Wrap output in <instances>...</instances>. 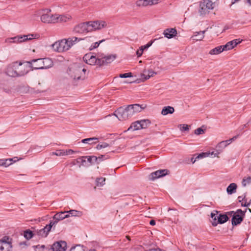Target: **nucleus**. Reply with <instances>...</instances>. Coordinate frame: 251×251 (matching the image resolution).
<instances>
[{
  "mask_svg": "<svg viewBox=\"0 0 251 251\" xmlns=\"http://www.w3.org/2000/svg\"><path fill=\"white\" fill-rule=\"evenodd\" d=\"M106 26V23L104 21H89L76 25L75 26L73 31L76 33L82 34L100 29Z\"/></svg>",
  "mask_w": 251,
  "mask_h": 251,
  "instance_id": "f257e3e1",
  "label": "nucleus"
},
{
  "mask_svg": "<svg viewBox=\"0 0 251 251\" xmlns=\"http://www.w3.org/2000/svg\"><path fill=\"white\" fill-rule=\"evenodd\" d=\"M116 57V54L105 55L103 53H99L97 57L93 55L87 64L91 65H97L100 67L111 63Z\"/></svg>",
  "mask_w": 251,
  "mask_h": 251,
  "instance_id": "f03ea898",
  "label": "nucleus"
},
{
  "mask_svg": "<svg viewBox=\"0 0 251 251\" xmlns=\"http://www.w3.org/2000/svg\"><path fill=\"white\" fill-rule=\"evenodd\" d=\"M26 63L29 64V67L32 68V70L47 69L51 67L53 65L52 60L50 58L34 59L27 61Z\"/></svg>",
  "mask_w": 251,
  "mask_h": 251,
  "instance_id": "7ed1b4c3",
  "label": "nucleus"
},
{
  "mask_svg": "<svg viewBox=\"0 0 251 251\" xmlns=\"http://www.w3.org/2000/svg\"><path fill=\"white\" fill-rule=\"evenodd\" d=\"M18 63L17 61H15L7 66L5 72L7 75L11 77H18L23 76L27 73V71H18L19 67L21 66L23 63L19 62L18 65Z\"/></svg>",
  "mask_w": 251,
  "mask_h": 251,
  "instance_id": "20e7f679",
  "label": "nucleus"
},
{
  "mask_svg": "<svg viewBox=\"0 0 251 251\" xmlns=\"http://www.w3.org/2000/svg\"><path fill=\"white\" fill-rule=\"evenodd\" d=\"M120 121H125L130 118L133 115V112L130 106L128 105L126 107L121 106L117 108L113 113Z\"/></svg>",
  "mask_w": 251,
  "mask_h": 251,
  "instance_id": "39448f33",
  "label": "nucleus"
},
{
  "mask_svg": "<svg viewBox=\"0 0 251 251\" xmlns=\"http://www.w3.org/2000/svg\"><path fill=\"white\" fill-rule=\"evenodd\" d=\"M67 73L70 77L73 78L74 85L77 84L75 83L77 80H79L81 79L83 80L84 78V77L81 78V76L80 75V74L81 73V67L76 66L71 67L69 68Z\"/></svg>",
  "mask_w": 251,
  "mask_h": 251,
  "instance_id": "423d86ee",
  "label": "nucleus"
},
{
  "mask_svg": "<svg viewBox=\"0 0 251 251\" xmlns=\"http://www.w3.org/2000/svg\"><path fill=\"white\" fill-rule=\"evenodd\" d=\"M72 47V44H68V40L63 39L55 42L52 45V48L54 51L63 52L68 50Z\"/></svg>",
  "mask_w": 251,
  "mask_h": 251,
  "instance_id": "0eeeda50",
  "label": "nucleus"
},
{
  "mask_svg": "<svg viewBox=\"0 0 251 251\" xmlns=\"http://www.w3.org/2000/svg\"><path fill=\"white\" fill-rule=\"evenodd\" d=\"M247 210V209H245V211H243L241 209L236 210L234 214L232 215L231 219V224L233 226H237L243 222Z\"/></svg>",
  "mask_w": 251,
  "mask_h": 251,
  "instance_id": "6e6552de",
  "label": "nucleus"
},
{
  "mask_svg": "<svg viewBox=\"0 0 251 251\" xmlns=\"http://www.w3.org/2000/svg\"><path fill=\"white\" fill-rule=\"evenodd\" d=\"M67 247L66 242L60 240L54 242L50 246L49 251H66Z\"/></svg>",
  "mask_w": 251,
  "mask_h": 251,
  "instance_id": "1a4fd4ad",
  "label": "nucleus"
},
{
  "mask_svg": "<svg viewBox=\"0 0 251 251\" xmlns=\"http://www.w3.org/2000/svg\"><path fill=\"white\" fill-rule=\"evenodd\" d=\"M30 37L28 38L25 35H18L13 37L8 38L5 39V43H21L23 42L30 40Z\"/></svg>",
  "mask_w": 251,
  "mask_h": 251,
  "instance_id": "9d476101",
  "label": "nucleus"
},
{
  "mask_svg": "<svg viewBox=\"0 0 251 251\" xmlns=\"http://www.w3.org/2000/svg\"><path fill=\"white\" fill-rule=\"evenodd\" d=\"M169 171L167 169L159 170L151 173L149 175V180H154L155 179L164 176L168 175Z\"/></svg>",
  "mask_w": 251,
  "mask_h": 251,
  "instance_id": "9b49d317",
  "label": "nucleus"
},
{
  "mask_svg": "<svg viewBox=\"0 0 251 251\" xmlns=\"http://www.w3.org/2000/svg\"><path fill=\"white\" fill-rule=\"evenodd\" d=\"M57 14H43L41 16V20L44 23H56Z\"/></svg>",
  "mask_w": 251,
  "mask_h": 251,
  "instance_id": "f8f14e48",
  "label": "nucleus"
},
{
  "mask_svg": "<svg viewBox=\"0 0 251 251\" xmlns=\"http://www.w3.org/2000/svg\"><path fill=\"white\" fill-rule=\"evenodd\" d=\"M229 220V218L226 214H220L217 216V221L212 222V225L216 226L218 224H223Z\"/></svg>",
  "mask_w": 251,
  "mask_h": 251,
  "instance_id": "ddd939ff",
  "label": "nucleus"
},
{
  "mask_svg": "<svg viewBox=\"0 0 251 251\" xmlns=\"http://www.w3.org/2000/svg\"><path fill=\"white\" fill-rule=\"evenodd\" d=\"M163 34L165 37L171 39L176 35L177 31L175 28H169L165 29Z\"/></svg>",
  "mask_w": 251,
  "mask_h": 251,
  "instance_id": "4468645a",
  "label": "nucleus"
},
{
  "mask_svg": "<svg viewBox=\"0 0 251 251\" xmlns=\"http://www.w3.org/2000/svg\"><path fill=\"white\" fill-rule=\"evenodd\" d=\"M159 0H138L136 2L138 6H147L158 3Z\"/></svg>",
  "mask_w": 251,
  "mask_h": 251,
  "instance_id": "2eb2a0df",
  "label": "nucleus"
},
{
  "mask_svg": "<svg viewBox=\"0 0 251 251\" xmlns=\"http://www.w3.org/2000/svg\"><path fill=\"white\" fill-rule=\"evenodd\" d=\"M69 217L70 215L68 214V212L67 211H65L57 212L53 216V219L58 222L59 221L67 218Z\"/></svg>",
  "mask_w": 251,
  "mask_h": 251,
  "instance_id": "dca6fc26",
  "label": "nucleus"
},
{
  "mask_svg": "<svg viewBox=\"0 0 251 251\" xmlns=\"http://www.w3.org/2000/svg\"><path fill=\"white\" fill-rule=\"evenodd\" d=\"M50 231L49 230L48 226L46 225L44 228L41 229L35 230L34 232L38 236L42 238H45L48 236Z\"/></svg>",
  "mask_w": 251,
  "mask_h": 251,
  "instance_id": "f3484780",
  "label": "nucleus"
},
{
  "mask_svg": "<svg viewBox=\"0 0 251 251\" xmlns=\"http://www.w3.org/2000/svg\"><path fill=\"white\" fill-rule=\"evenodd\" d=\"M130 108L131 109V111L133 112V114L136 113L140 112L142 111V110L145 109L146 106H143V105H140L139 104H130Z\"/></svg>",
  "mask_w": 251,
  "mask_h": 251,
  "instance_id": "a211bd4d",
  "label": "nucleus"
},
{
  "mask_svg": "<svg viewBox=\"0 0 251 251\" xmlns=\"http://www.w3.org/2000/svg\"><path fill=\"white\" fill-rule=\"evenodd\" d=\"M209 12V10L208 8L205 6L204 3L202 2H200V9L199 10V12L200 15L204 16L207 14H208Z\"/></svg>",
  "mask_w": 251,
  "mask_h": 251,
  "instance_id": "6ab92c4d",
  "label": "nucleus"
},
{
  "mask_svg": "<svg viewBox=\"0 0 251 251\" xmlns=\"http://www.w3.org/2000/svg\"><path fill=\"white\" fill-rule=\"evenodd\" d=\"M205 32V30L195 32L194 35L192 36V38L196 41L202 40L204 37Z\"/></svg>",
  "mask_w": 251,
  "mask_h": 251,
  "instance_id": "aec40b11",
  "label": "nucleus"
},
{
  "mask_svg": "<svg viewBox=\"0 0 251 251\" xmlns=\"http://www.w3.org/2000/svg\"><path fill=\"white\" fill-rule=\"evenodd\" d=\"M175 112V109L173 107L171 106H164L162 111L161 114L163 115H166L167 114H173Z\"/></svg>",
  "mask_w": 251,
  "mask_h": 251,
  "instance_id": "412c9836",
  "label": "nucleus"
},
{
  "mask_svg": "<svg viewBox=\"0 0 251 251\" xmlns=\"http://www.w3.org/2000/svg\"><path fill=\"white\" fill-rule=\"evenodd\" d=\"M146 71H144V74H141V76L143 77L144 76V78H143V81H146V80L149 79L151 77L153 76L154 75H156V73L153 71L152 70H149L148 71V75H146Z\"/></svg>",
  "mask_w": 251,
  "mask_h": 251,
  "instance_id": "4be33fe9",
  "label": "nucleus"
},
{
  "mask_svg": "<svg viewBox=\"0 0 251 251\" xmlns=\"http://www.w3.org/2000/svg\"><path fill=\"white\" fill-rule=\"evenodd\" d=\"M237 188V184L235 183H232L227 186L226 192L228 194L231 195L236 192Z\"/></svg>",
  "mask_w": 251,
  "mask_h": 251,
  "instance_id": "5701e85b",
  "label": "nucleus"
},
{
  "mask_svg": "<svg viewBox=\"0 0 251 251\" xmlns=\"http://www.w3.org/2000/svg\"><path fill=\"white\" fill-rule=\"evenodd\" d=\"M85 157L87 158V162L89 163L88 164V166L93 165L95 163H97V161L99 159L95 155L85 156Z\"/></svg>",
  "mask_w": 251,
  "mask_h": 251,
  "instance_id": "b1692460",
  "label": "nucleus"
},
{
  "mask_svg": "<svg viewBox=\"0 0 251 251\" xmlns=\"http://www.w3.org/2000/svg\"><path fill=\"white\" fill-rule=\"evenodd\" d=\"M139 121H136L131 124V126L128 127L127 130H132L133 131L139 130L141 128Z\"/></svg>",
  "mask_w": 251,
  "mask_h": 251,
  "instance_id": "393cba45",
  "label": "nucleus"
},
{
  "mask_svg": "<svg viewBox=\"0 0 251 251\" xmlns=\"http://www.w3.org/2000/svg\"><path fill=\"white\" fill-rule=\"evenodd\" d=\"M98 142V138L97 137L88 138L82 139L81 142L84 144H96Z\"/></svg>",
  "mask_w": 251,
  "mask_h": 251,
  "instance_id": "a878e982",
  "label": "nucleus"
},
{
  "mask_svg": "<svg viewBox=\"0 0 251 251\" xmlns=\"http://www.w3.org/2000/svg\"><path fill=\"white\" fill-rule=\"evenodd\" d=\"M223 51V49L221 46L217 47L209 51V54L211 55H217L219 54Z\"/></svg>",
  "mask_w": 251,
  "mask_h": 251,
  "instance_id": "bb28decb",
  "label": "nucleus"
},
{
  "mask_svg": "<svg viewBox=\"0 0 251 251\" xmlns=\"http://www.w3.org/2000/svg\"><path fill=\"white\" fill-rule=\"evenodd\" d=\"M56 19V23L58 22H66L68 20H69L71 17L70 16H65L63 15H58L57 14V17Z\"/></svg>",
  "mask_w": 251,
  "mask_h": 251,
  "instance_id": "cd10ccee",
  "label": "nucleus"
},
{
  "mask_svg": "<svg viewBox=\"0 0 251 251\" xmlns=\"http://www.w3.org/2000/svg\"><path fill=\"white\" fill-rule=\"evenodd\" d=\"M139 122L141 129L147 128L151 124V121L149 119L141 120L139 121Z\"/></svg>",
  "mask_w": 251,
  "mask_h": 251,
  "instance_id": "c85d7f7f",
  "label": "nucleus"
},
{
  "mask_svg": "<svg viewBox=\"0 0 251 251\" xmlns=\"http://www.w3.org/2000/svg\"><path fill=\"white\" fill-rule=\"evenodd\" d=\"M9 238L8 237L4 236L1 240L0 243L5 245V247L9 249L12 248V245L11 242L9 241Z\"/></svg>",
  "mask_w": 251,
  "mask_h": 251,
  "instance_id": "c756f323",
  "label": "nucleus"
},
{
  "mask_svg": "<svg viewBox=\"0 0 251 251\" xmlns=\"http://www.w3.org/2000/svg\"><path fill=\"white\" fill-rule=\"evenodd\" d=\"M202 2L204 3L205 6H206L209 10L213 9L215 6V3L212 2L211 0H203Z\"/></svg>",
  "mask_w": 251,
  "mask_h": 251,
  "instance_id": "7c9ffc66",
  "label": "nucleus"
},
{
  "mask_svg": "<svg viewBox=\"0 0 251 251\" xmlns=\"http://www.w3.org/2000/svg\"><path fill=\"white\" fill-rule=\"evenodd\" d=\"M34 234H35V233H34L30 229L25 230L24 233L25 238L28 240L31 239Z\"/></svg>",
  "mask_w": 251,
  "mask_h": 251,
  "instance_id": "2f4dec72",
  "label": "nucleus"
},
{
  "mask_svg": "<svg viewBox=\"0 0 251 251\" xmlns=\"http://www.w3.org/2000/svg\"><path fill=\"white\" fill-rule=\"evenodd\" d=\"M33 248L34 249L35 251H49L48 250L50 247H47L45 245H38L36 246H33Z\"/></svg>",
  "mask_w": 251,
  "mask_h": 251,
  "instance_id": "473e14b6",
  "label": "nucleus"
},
{
  "mask_svg": "<svg viewBox=\"0 0 251 251\" xmlns=\"http://www.w3.org/2000/svg\"><path fill=\"white\" fill-rule=\"evenodd\" d=\"M68 212V214L71 215V216L75 217H80L82 215V213L81 211H77L76 210H70L69 211H67Z\"/></svg>",
  "mask_w": 251,
  "mask_h": 251,
  "instance_id": "72a5a7b5",
  "label": "nucleus"
},
{
  "mask_svg": "<svg viewBox=\"0 0 251 251\" xmlns=\"http://www.w3.org/2000/svg\"><path fill=\"white\" fill-rule=\"evenodd\" d=\"M85 246L78 244L72 247L70 251H85Z\"/></svg>",
  "mask_w": 251,
  "mask_h": 251,
  "instance_id": "f704fd0d",
  "label": "nucleus"
},
{
  "mask_svg": "<svg viewBox=\"0 0 251 251\" xmlns=\"http://www.w3.org/2000/svg\"><path fill=\"white\" fill-rule=\"evenodd\" d=\"M82 40H83L82 38H79L76 37H72L71 38H68L67 40H68V44H72V46L75 42L80 41Z\"/></svg>",
  "mask_w": 251,
  "mask_h": 251,
  "instance_id": "c9c22d12",
  "label": "nucleus"
},
{
  "mask_svg": "<svg viewBox=\"0 0 251 251\" xmlns=\"http://www.w3.org/2000/svg\"><path fill=\"white\" fill-rule=\"evenodd\" d=\"M223 51L229 50L233 49V43L231 42H228L226 45L221 46Z\"/></svg>",
  "mask_w": 251,
  "mask_h": 251,
  "instance_id": "e433bc0d",
  "label": "nucleus"
},
{
  "mask_svg": "<svg viewBox=\"0 0 251 251\" xmlns=\"http://www.w3.org/2000/svg\"><path fill=\"white\" fill-rule=\"evenodd\" d=\"M226 142H224V141L220 142L217 146H216V148L218 149V150L220 151H222V150L226 147Z\"/></svg>",
  "mask_w": 251,
  "mask_h": 251,
  "instance_id": "4c0bfd02",
  "label": "nucleus"
},
{
  "mask_svg": "<svg viewBox=\"0 0 251 251\" xmlns=\"http://www.w3.org/2000/svg\"><path fill=\"white\" fill-rule=\"evenodd\" d=\"M156 39H154V40H151L146 45L142 46L141 47H140V49L142 51H144L145 50L148 49L149 47H150L152 45V43L154 42V41Z\"/></svg>",
  "mask_w": 251,
  "mask_h": 251,
  "instance_id": "58836bf2",
  "label": "nucleus"
},
{
  "mask_svg": "<svg viewBox=\"0 0 251 251\" xmlns=\"http://www.w3.org/2000/svg\"><path fill=\"white\" fill-rule=\"evenodd\" d=\"M109 158V155L104 154V155H100V156L97 157V158L99 159L98 161H97V164H99L102 161L106 160Z\"/></svg>",
  "mask_w": 251,
  "mask_h": 251,
  "instance_id": "ea45409f",
  "label": "nucleus"
},
{
  "mask_svg": "<svg viewBox=\"0 0 251 251\" xmlns=\"http://www.w3.org/2000/svg\"><path fill=\"white\" fill-rule=\"evenodd\" d=\"M250 183H251V176H249L247 178H244L242 180V185L244 187Z\"/></svg>",
  "mask_w": 251,
  "mask_h": 251,
  "instance_id": "a19ab883",
  "label": "nucleus"
},
{
  "mask_svg": "<svg viewBox=\"0 0 251 251\" xmlns=\"http://www.w3.org/2000/svg\"><path fill=\"white\" fill-rule=\"evenodd\" d=\"M210 154V152H202L200 153L194 159L193 163L196 161L197 159L202 158L208 156Z\"/></svg>",
  "mask_w": 251,
  "mask_h": 251,
  "instance_id": "79ce46f5",
  "label": "nucleus"
},
{
  "mask_svg": "<svg viewBox=\"0 0 251 251\" xmlns=\"http://www.w3.org/2000/svg\"><path fill=\"white\" fill-rule=\"evenodd\" d=\"M105 180V178H103V177L97 178L96 179L97 185L98 186L103 185L104 184Z\"/></svg>",
  "mask_w": 251,
  "mask_h": 251,
  "instance_id": "37998d69",
  "label": "nucleus"
},
{
  "mask_svg": "<svg viewBox=\"0 0 251 251\" xmlns=\"http://www.w3.org/2000/svg\"><path fill=\"white\" fill-rule=\"evenodd\" d=\"M109 146V145L108 143H105V142H102L101 144H98L96 147V149L97 150H100L102 148H105Z\"/></svg>",
  "mask_w": 251,
  "mask_h": 251,
  "instance_id": "c03bdc74",
  "label": "nucleus"
},
{
  "mask_svg": "<svg viewBox=\"0 0 251 251\" xmlns=\"http://www.w3.org/2000/svg\"><path fill=\"white\" fill-rule=\"evenodd\" d=\"M93 55L91 52L86 54L83 58L84 61L87 64Z\"/></svg>",
  "mask_w": 251,
  "mask_h": 251,
  "instance_id": "a18cd8bd",
  "label": "nucleus"
},
{
  "mask_svg": "<svg viewBox=\"0 0 251 251\" xmlns=\"http://www.w3.org/2000/svg\"><path fill=\"white\" fill-rule=\"evenodd\" d=\"M105 41V39H103V40H101L99 42H96L94 43V45H92L90 48V50H91L93 49H95L96 48H97L100 44L101 43H102L103 42H104Z\"/></svg>",
  "mask_w": 251,
  "mask_h": 251,
  "instance_id": "49530a36",
  "label": "nucleus"
},
{
  "mask_svg": "<svg viewBox=\"0 0 251 251\" xmlns=\"http://www.w3.org/2000/svg\"><path fill=\"white\" fill-rule=\"evenodd\" d=\"M57 221L55 220H50V223L48 225H47L48 226L49 230H50L52 227L53 226H55V225L57 223Z\"/></svg>",
  "mask_w": 251,
  "mask_h": 251,
  "instance_id": "de8ad7c7",
  "label": "nucleus"
},
{
  "mask_svg": "<svg viewBox=\"0 0 251 251\" xmlns=\"http://www.w3.org/2000/svg\"><path fill=\"white\" fill-rule=\"evenodd\" d=\"M205 132V129H202L201 127L198 128L194 131V133L196 135H200L204 134Z\"/></svg>",
  "mask_w": 251,
  "mask_h": 251,
  "instance_id": "09e8293b",
  "label": "nucleus"
},
{
  "mask_svg": "<svg viewBox=\"0 0 251 251\" xmlns=\"http://www.w3.org/2000/svg\"><path fill=\"white\" fill-rule=\"evenodd\" d=\"M121 78L130 77L132 76V74L130 72L125 74H121L119 75Z\"/></svg>",
  "mask_w": 251,
  "mask_h": 251,
  "instance_id": "8fccbe9b",
  "label": "nucleus"
},
{
  "mask_svg": "<svg viewBox=\"0 0 251 251\" xmlns=\"http://www.w3.org/2000/svg\"><path fill=\"white\" fill-rule=\"evenodd\" d=\"M11 249L5 247V245L0 243V251H9Z\"/></svg>",
  "mask_w": 251,
  "mask_h": 251,
  "instance_id": "3c124183",
  "label": "nucleus"
},
{
  "mask_svg": "<svg viewBox=\"0 0 251 251\" xmlns=\"http://www.w3.org/2000/svg\"><path fill=\"white\" fill-rule=\"evenodd\" d=\"M85 156H81V158L82 159H81V165L84 166H88V164H87V163H86V162H87V160H86V159H87V158H85Z\"/></svg>",
  "mask_w": 251,
  "mask_h": 251,
  "instance_id": "603ef678",
  "label": "nucleus"
},
{
  "mask_svg": "<svg viewBox=\"0 0 251 251\" xmlns=\"http://www.w3.org/2000/svg\"><path fill=\"white\" fill-rule=\"evenodd\" d=\"M13 160V159H3L4 161H5V165H3L4 167H7L12 164V161Z\"/></svg>",
  "mask_w": 251,
  "mask_h": 251,
  "instance_id": "864d4df0",
  "label": "nucleus"
},
{
  "mask_svg": "<svg viewBox=\"0 0 251 251\" xmlns=\"http://www.w3.org/2000/svg\"><path fill=\"white\" fill-rule=\"evenodd\" d=\"M182 125H180V126H181ZM189 126L187 125H182V128H180V130L181 131H188L189 130Z\"/></svg>",
  "mask_w": 251,
  "mask_h": 251,
  "instance_id": "5fc2aeb1",
  "label": "nucleus"
},
{
  "mask_svg": "<svg viewBox=\"0 0 251 251\" xmlns=\"http://www.w3.org/2000/svg\"><path fill=\"white\" fill-rule=\"evenodd\" d=\"M54 154L57 156L65 155V151L64 150L57 151Z\"/></svg>",
  "mask_w": 251,
  "mask_h": 251,
  "instance_id": "6e6d98bb",
  "label": "nucleus"
},
{
  "mask_svg": "<svg viewBox=\"0 0 251 251\" xmlns=\"http://www.w3.org/2000/svg\"><path fill=\"white\" fill-rule=\"evenodd\" d=\"M27 36L28 38H29L30 37L31 39H36V38H38L39 36V34H28V35H26Z\"/></svg>",
  "mask_w": 251,
  "mask_h": 251,
  "instance_id": "4d7b16f0",
  "label": "nucleus"
},
{
  "mask_svg": "<svg viewBox=\"0 0 251 251\" xmlns=\"http://www.w3.org/2000/svg\"><path fill=\"white\" fill-rule=\"evenodd\" d=\"M246 194H244V196L243 197L242 196H239L238 197L239 202H241L242 201H246L247 199H246Z\"/></svg>",
  "mask_w": 251,
  "mask_h": 251,
  "instance_id": "13d9d810",
  "label": "nucleus"
},
{
  "mask_svg": "<svg viewBox=\"0 0 251 251\" xmlns=\"http://www.w3.org/2000/svg\"><path fill=\"white\" fill-rule=\"evenodd\" d=\"M75 152V151H74L73 150L69 149L68 150H66V151H65V155L68 154H72Z\"/></svg>",
  "mask_w": 251,
  "mask_h": 251,
  "instance_id": "bf43d9fd",
  "label": "nucleus"
},
{
  "mask_svg": "<svg viewBox=\"0 0 251 251\" xmlns=\"http://www.w3.org/2000/svg\"><path fill=\"white\" fill-rule=\"evenodd\" d=\"M82 159L81 157H79L77 158L73 162V165H75V163H81V160Z\"/></svg>",
  "mask_w": 251,
  "mask_h": 251,
  "instance_id": "052dcab7",
  "label": "nucleus"
},
{
  "mask_svg": "<svg viewBox=\"0 0 251 251\" xmlns=\"http://www.w3.org/2000/svg\"><path fill=\"white\" fill-rule=\"evenodd\" d=\"M143 52V51H142V50H141L140 49H139V50H137L136 54L138 57H140L142 55Z\"/></svg>",
  "mask_w": 251,
  "mask_h": 251,
  "instance_id": "680f3d73",
  "label": "nucleus"
},
{
  "mask_svg": "<svg viewBox=\"0 0 251 251\" xmlns=\"http://www.w3.org/2000/svg\"><path fill=\"white\" fill-rule=\"evenodd\" d=\"M211 217L213 219V221H216L217 220V216L216 214L214 213H211Z\"/></svg>",
  "mask_w": 251,
  "mask_h": 251,
  "instance_id": "e2e57ef3",
  "label": "nucleus"
},
{
  "mask_svg": "<svg viewBox=\"0 0 251 251\" xmlns=\"http://www.w3.org/2000/svg\"><path fill=\"white\" fill-rule=\"evenodd\" d=\"M2 90L6 93L10 94L11 93V89L9 87L3 88Z\"/></svg>",
  "mask_w": 251,
  "mask_h": 251,
  "instance_id": "0e129e2a",
  "label": "nucleus"
},
{
  "mask_svg": "<svg viewBox=\"0 0 251 251\" xmlns=\"http://www.w3.org/2000/svg\"><path fill=\"white\" fill-rule=\"evenodd\" d=\"M141 78L137 79L135 81H132V82H135V83H139L141 82H144V81L142 80L143 78H144V76H143V77L141 76Z\"/></svg>",
  "mask_w": 251,
  "mask_h": 251,
  "instance_id": "69168bd1",
  "label": "nucleus"
},
{
  "mask_svg": "<svg viewBox=\"0 0 251 251\" xmlns=\"http://www.w3.org/2000/svg\"><path fill=\"white\" fill-rule=\"evenodd\" d=\"M248 126H249V123H247V124H246L244 125L243 126H241L239 128V129L240 130V131H241L244 129V128L247 127Z\"/></svg>",
  "mask_w": 251,
  "mask_h": 251,
  "instance_id": "338daca9",
  "label": "nucleus"
},
{
  "mask_svg": "<svg viewBox=\"0 0 251 251\" xmlns=\"http://www.w3.org/2000/svg\"><path fill=\"white\" fill-rule=\"evenodd\" d=\"M230 42H232L233 43V48L235 47L236 45H237L238 44L240 43L241 42V41H238V42H236V40H232Z\"/></svg>",
  "mask_w": 251,
  "mask_h": 251,
  "instance_id": "774afa93",
  "label": "nucleus"
}]
</instances>
